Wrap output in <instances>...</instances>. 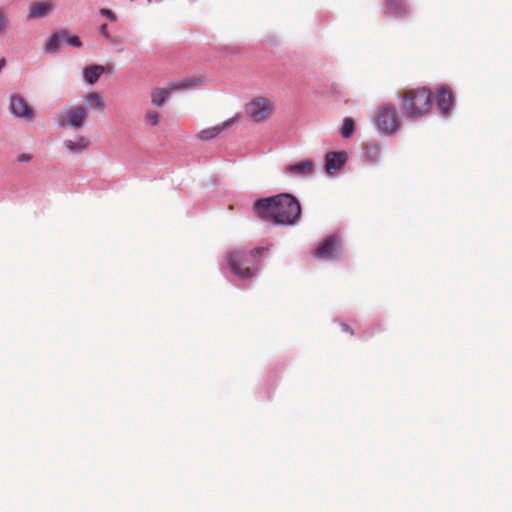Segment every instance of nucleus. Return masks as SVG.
I'll return each instance as SVG.
<instances>
[{
  "mask_svg": "<svg viewBox=\"0 0 512 512\" xmlns=\"http://www.w3.org/2000/svg\"><path fill=\"white\" fill-rule=\"evenodd\" d=\"M253 213L260 220L275 225H293L301 217V206L293 195L282 193L257 200L253 205Z\"/></svg>",
  "mask_w": 512,
  "mask_h": 512,
  "instance_id": "1",
  "label": "nucleus"
},
{
  "mask_svg": "<svg viewBox=\"0 0 512 512\" xmlns=\"http://www.w3.org/2000/svg\"><path fill=\"white\" fill-rule=\"evenodd\" d=\"M405 115L413 120L425 117L432 108L431 91L426 87L406 89L398 94Z\"/></svg>",
  "mask_w": 512,
  "mask_h": 512,
  "instance_id": "2",
  "label": "nucleus"
},
{
  "mask_svg": "<svg viewBox=\"0 0 512 512\" xmlns=\"http://www.w3.org/2000/svg\"><path fill=\"white\" fill-rule=\"evenodd\" d=\"M267 250L265 247H258L231 251L226 257L231 273L243 280L252 278L255 274L252 267L260 264V256Z\"/></svg>",
  "mask_w": 512,
  "mask_h": 512,
  "instance_id": "3",
  "label": "nucleus"
},
{
  "mask_svg": "<svg viewBox=\"0 0 512 512\" xmlns=\"http://www.w3.org/2000/svg\"><path fill=\"white\" fill-rule=\"evenodd\" d=\"M401 124V119L394 105L386 103L377 109L375 126L381 133L392 136L401 128Z\"/></svg>",
  "mask_w": 512,
  "mask_h": 512,
  "instance_id": "4",
  "label": "nucleus"
},
{
  "mask_svg": "<svg viewBox=\"0 0 512 512\" xmlns=\"http://www.w3.org/2000/svg\"><path fill=\"white\" fill-rule=\"evenodd\" d=\"M275 109L274 102L265 97H256L246 105V114L255 123H260L271 117Z\"/></svg>",
  "mask_w": 512,
  "mask_h": 512,
  "instance_id": "5",
  "label": "nucleus"
},
{
  "mask_svg": "<svg viewBox=\"0 0 512 512\" xmlns=\"http://www.w3.org/2000/svg\"><path fill=\"white\" fill-rule=\"evenodd\" d=\"M342 253V241L337 235H329L313 251V256L320 260H332Z\"/></svg>",
  "mask_w": 512,
  "mask_h": 512,
  "instance_id": "6",
  "label": "nucleus"
},
{
  "mask_svg": "<svg viewBox=\"0 0 512 512\" xmlns=\"http://www.w3.org/2000/svg\"><path fill=\"white\" fill-rule=\"evenodd\" d=\"M87 117V111L83 106L69 107L61 111L59 125L62 127L70 126L79 129L83 126Z\"/></svg>",
  "mask_w": 512,
  "mask_h": 512,
  "instance_id": "7",
  "label": "nucleus"
},
{
  "mask_svg": "<svg viewBox=\"0 0 512 512\" xmlns=\"http://www.w3.org/2000/svg\"><path fill=\"white\" fill-rule=\"evenodd\" d=\"M10 110L14 116L31 120L33 118V110L25 101V99L17 94L10 97Z\"/></svg>",
  "mask_w": 512,
  "mask_h": 512,
  "instance_id": "8",
  "label": "nucleus"
},
{
  "mask_svg": "<svg viewBox=\"0 0 512 512\" xmlns=\"http://www.w3.org/2000/svg\"><path fill=\"white\" fill-rule=\"evenodd\" d=\"M201 83H202V79L198 78V77H192V78L184 79V80L179 81V82L169 83L164 89H162V96H161L162 104L167 99H169V95L173 91L182 90V89H185V88H188V87H192V86H198Z\"/></svg>",
  "mask_w": 512,
  "mask_h": 512,
  "instance_id": "9",
  "label": "nucleus"
},
{
  "mask_svg": "<svg viewBox=\"0 0 512 512\" xmlns=\"http://www.w3.org/2000/svg\"><path fill=\"white\" fill-rule=\"evenodd\" d=\"M346 160L347 157L344 152H329L326 155L325 164L327 173L334 174L339 171L344 166Z\"/></svg>",
  "mask_w": 512,
  "mask_h": 512,
  "instance_id": "10",
  "label": "nucleus"
},
{
  "mask_svg": "<svg viewBox=\"0 0 512 512\" xmlns=\"http://www.w3.org/2000/svg\"><path fill=\"white\" fill-rule=\"evenodd\" d=\"M407 6L403 0H386L384 14L388 17L399 18L407 14Z\"/></svg>",
  "mask_w": 512,
  "mask_h": 512,
  "instance_id": "11",
  "label": "nucleus"
},
{
  "mask_svg": "<svg viewBox=\"0 0 512 512\" xmlns=\"http://www.w3.org/2000/svg\"><path fill=\"white\" fill-rule=\"evenodd\" d=\"M52 2H35L29 7L28 19H39L48 16L54 11Z\"/></svg>",
  "mask_w": 512,
  "mask_h": 512,
  "instance_id": "12",
  "label": "nucleus"
},
{
  "mask_svg": "<svg viewBox=\"0 0 512 512\" xmlns=\"http://www.w3.org/2000/svg\"><path fill=\"white\" fill-rule=\"evenodd\" d=\"M437 107L443 114L447 113L452 106V92L447 87H440L436 96Z\"/></svg>",
  "mask_w": 512,
  "mask_h": 512,
  "instance_id": "13",
  "label": "nucleus"
},
{
  "mask_svg": "<svg viewBox=\"0 0 512 512\" xmlns=\"http://www.w3.org/2000/svg\"><path fill=\"white\" fill-rule=\"evenodd\" d=\"M238 120V116L232 117L220 125L207 128L199 133V138L202 140H210L218 136L224 129L230 127L233 123Z\"/></svg>",
  "mask_w": 512,
  "mask_h": 512,
  "instance_id": "14",
  "label": "nucleus"
},
{
  "mask_svg": "<svg viewBox=\"0 0 512 512\" xmlns=\"http://www.w3.org/2000/svg\"><path fill=\"white\" fill-rule=\"evenodd\" d=\"M287 170L292 175L305 177V176L313 174L314 162L312 160H304V161L289 165Z\"/></svg>",
  "mask_w": 512,
  "mask_h": 512,
  "instance_id": "15",
  "label": "nucleus"
},
{
  "mask_svg": "<svg viewBox=\"0 0 512 512\" xmlns=\"http://www.w3.org/2000/svg\"><path fill=\"white\" fill-rule=\"evenodd\" d=\"M67 38V31L60 30L53 35L45 43V51L47 53L53 54L57 52L60 48L61 43Z\"/></svg>",
  "mask_w": 512,
  "mask_h": 512,
  "instance_id": "16",
  "label": "nucleus"
},
{
  "mask_svg": "<svg viewBox=\"0 0 512 512\" xmlns=\"http://www.w3.org/2000/svg\"><path fill=\"white\" fill-rule=\"evenodd\" d=\"M104 71V66L90 65L84 68L83 77L89 84H94L99 80Z\"/></svg>",
  "mask_w": 512,
  "mask_h": 512,
  "instance_id": "17",
  "label": "nucleus"
},
{
  "mask_svg": "<svg viewBox=\"0 0 512 512\" xmlns=\"http://www.w3.org/2000/svg\"><path fill=\"white\" fill-rule=\"evenodd\" d=\"M89 143V140L84 136H78L75 140L64 141L65 147L73 153L83 152L88 148Z\"/></svg>",
  "mask_w": 512,
  "mask_h": 512,
  "instance_id": "18",
  "label": "nucleus"
},
{
  "mask_svg": "<svg viewBox=\"0 0 512 512\" xmlns=\"http://www.w3.org/2000/svg\"><path fill=\"white\" fill-rule=\"evenodd\" d=\"M86 102L90 108L97 111H103L105 108V101L103 96L98 92H90L86 96Z\"/></svg>",
  "mask_w": 512,
  "mask_h": 512,
  "instance_id": "19",
  "label": "nucleus"
},
{
  "mask_svg": "<svg viewBox=\"0 0 512 512\" xmlns=\"http://www.w3.org/2000/svg\"><path fill=\"white\" fill-rule=\"evenodd\" d=\"M355 130V124L352 118L346 117L343 121V125L341 128V135L343 138H350Z\"/></svg>",
  "mask_w": 512,
  "mask_h": 512,
  "instance_id": "20",
  "label": "nucleus"
},
{
  "mask_svg": "<svg viewBox=\"0 0 512 512\" xmlns=\"http://www.w3.org/2000/svg\"><path fill=\"white\" fill-rule=\"evenodd\" d=\"M365 154L370 162H376L380 158L381 149L377 144L368 145L365 147Z\"/></svg>",
  "mask_w": 512,
  "mask_h": 512,
  "instance_id": "21",
  "label": "nucleus"
},
{
  "mask_svg": "<svg viewBox=\"0 0 512 512\" xmlns=\"http://www.w3.org/2000/svg\"><path fill=\"white\" fill-rule=\"evenodd\" d=\"M145 118H146L147 123L152 126L157 125L159 122V115H158V112H156V111H148L146 113Z\"/></svg>",
  "mask_w": 512,
  "mask_h": 512,
  "instance_id": "22",
  "label": "nucleus"
},
{
  "mask_svg": "<svg viewBox=\"0 0 512 512\" xmlns=\"http://www.w3.org/2000/svg\"><path fill=\"white\" fill-rule=\"evenodd\" d=\"M8 18L3 9L0 8V34H3L8 27Z\"/></svg>",
  "mask_w": 512,
  "mask_h": 512,
  "instance_id": "23",
  "label": "nucleus"
},
{
  "mask_svg": "<svg viewBox=\"0 0 512 512\" xmlns=\"http://www.w3.org/2000/svg\"><path fill=\"white\" fill-rule=\"evenodd\" d=\"M64 41H67V43L73 47L80 48L82 46V43L78 36H69L67 34V38Z\"/></svg>",
  "mask_w": 512,
  "mask_h": 512,
  "instance_id": "24",
  "label": "nucleus"
},
{
  "mask_svg": "<svg viewBox=\"0 0 512 512\" xmlns=\"http://www.w3.org/2000/svg\"><path fill=\"white\" fill-rule=\"evenodd\" d=\"M100 13L111 21L116 20L115 14L110 9L103 8L100 10Z\"/></svg>",
  "mask_w": 512,
  "mask_h": 512,
  "instance_id": "25",
  "label": "nucleus"
},
{
  "mask_svg": "<svg viewBox=\"0 0 512 512\" xmlns=\"http://www.w3.org/2000/svg\"><path fill=\"white\" fill-rule=\"evenodd\" d=\"M152 103L156 106H160V91L155 90L151 96Z\"/></svg>",
  "mask_w": 512,
  "mask_h": 512,
  "instance_id": "26",
  "label": "nucleus"
},
{
  "mask_svg": "<svg viewBox=\"0 0 512 512\" xmlns=\"http://www.w3.org/2000/svg\"><path fill=\"white\" fill-rule=\"evenodd\" d=\"M18 162L24 163L31 160V155L27 153L20 154L17 158Z\"/></svg>",
  "mask_w": 512,
  "mask_h": 512,
  "instance_id": "27",
  "label": "nucleus"
},
{
  "mask_svg": "<svg viewBox=\"0 0 512 512\" xmlns=\"http://www.w3.org/2000/svg\"><path fill=\"white\" fill-rule=\"evenodd\" d=\"M100 32L101 34L106 37V38H109V31H108V26L107 24H102L100 26Z\"/></svg>",
  "mask_w": 512,
  "mask_h": 512,
  "instance_id": "28",
  "label": "nucleus"
},
{
  "mask_svg": "<svg viewBox=\"0 0 512 512\" xmlns=\"http://www.w3.org/2000/svg\"><path fill=\"white\" fill-rule=\"evenodd\" d=\"M343 329H344L345 331H349V328H348V326H347V325H343Z\"/></svg>",
  "mask_w": 512,
  "mask_h": 512,
  "instance_id": "29",
  "label": "nucleus"
}]
</instances>
